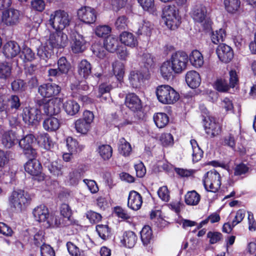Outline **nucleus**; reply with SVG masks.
Masks as SVG:
<instances>
[{
  "label": "nucleus",
  "mask_w": 256,
  "mask_h": 256,
  "mask_svg": "<svg viewBox=\"0 0 256 256\" xmlns=\"http://www.w3.org/2000/svg\"><path fill=\"white\" fill-rule=\"evenodd\" d=\"M118 150L120 154L128 156L130 154L132 148L130 144L122 138L119 140Z\"/></svg>",
  "instance_id": "nucleus-36"
},
{
  "label": "nucleus",
  "mask_w": 256,
  "mask_h": 256,
  "mask_svg": "<svg viewBox=\"0 0 256 256\" xmlns=\"http://www.w3.org/2000/svg\"><path fill=\"white\" fill-rule=\"evenodd\" d=\"M152 29L153 25L150 22L144 20L138 28V33L140 34L150 36L151 35Z\"/></svg>",
  "instance_id": "nucleus-46"
},
{
  "label": "nucleus",
  "mask_w": 256,
  "mask_h": 256,
  "mask_svg": "<svg viewBox=\"0 0 256 256\" xmlns=\"http://www.w3.org/2000/svg\"><path fill=\"white\" fill-rule=\"evenodd\" d=\"M156 94L159 102L164 104H172L179 99L178 94L168 85L158 86Z\"/></svg>",
  "instance_id": "nucleus-3"
},
{
  "label": "nucleus",
  "mask_w": 256,
  "mask_h": 256,
  "mask_svg": "<svg viewBox=\"0 0 256 256\" xmlns=\"http://www.w3.org/2000/svg\"><path fill=\"white\" fill-rule=\"evenodd\" d=\"M58 69L62 74H66L71 68V65L66 58L61 57L58 61Z\"/></svg>",
  "instance_id": "nucleus-49"
},
{
  "label": "nucleus",
  "mask_w": 256,
  "mask_h": 256,
  "mask_svg": "<svg viewBox=\"0 0 256 256\" xmlns=\"http://www.w3.org/2000/svg\"><path fill=\"white\" fill-rule=\"evenodd\" d=\"M226 32L224 30L220 28L212 32L211 39L212 42L214 44H218L224 41L226 38Z\"/></svg>",
  "instance_id": "nucleus-50"
},
{
  "label": "nucleus",
  "mask_w": 256,
  "mask_h": 256,
  "mask_svg": "<svg viewBox=\"0 0 256 256\" xmlns=\"http://www.w3.org/2000/svg\"><path fill=\"white\" fill-rule=\"evenodd\" d=\"M24 121L28 124H36L41 117V112L38 108H25L22 114Z\"/></svg>",
  "instance_id": "nucleus-10"
},
{
  "label": "nucleus",
  "mask_w": 256,
  "mask_h": 256,
  "mask_svg": "<svg viewBox=\"0 0 256 256\" xmlns=\"http://www.w3.org/2000/svg\"><path fill=\"white\" fill-rule=\"evenodd\" d=\"M79 104L74 100H68L64 104V108L66 113L70 116H74L80 110Z\"/></svg>",
  "instance_id": "nucleus-33"
},
{
  "label": "nucleus",
  "mask_w": 256,
  "mask_h": 256,
  "mask_svg": "<svg viewBox=\"0 0 256 256\" xmlns=\"http://www.w3.org/2000/svg\"><path fill=\"white\" fill-rule=\"evenodd\" d=\"M86 40L84 37L79 33L75 32L72 34L71 48L74 54L82 52L86 49Z\"/></svg>",
  "instance_id": "nucleus-13"
},
{
  "label": "nucleus",
  "mask_w": 256,
  "mask_h": 256,
  "mask_svg": "<svg viewBox=\"0 0 256 256\" xmlns=\"http://www.w3.org/2000/svg\"><path fill=\"white\" fill-rule=\"evenodd\" d=\"M42 256H55V253L52 248L49 245L42 244L40 247Z\"/></svg>",
  "instance_id": "nucleus-64"
},
{
  "label": "nucleus",
  "mask_w": 256,
  "mask_h": 256,
  "mask_svg": "<svg viewBox=\"0 0 256 256\" xmlns=\"http://www.w3.org/2000/svg\"><path fill=\"white\" fill-rule=\"evenodd\" d=\"M62 165L57 161L52 162L48 166V170L50 173L56 176L62 174Z\"/></svg>",
  "instance_id": "nucleus-54"
},
{
  "label": "nucleus",
  "mask_w": 256,
  "mask_h": 256,
  "mask_svg": "<svg viewBox=\"0 0 256 256\" xmlns=\"http://www.w3.org/2000/svg\"><path fill=\"white\" fill-rule=\"evenodd\" d=\"M66 143L69 152L72 153L76 152L78 148V142L72 138L68 137L66 140Z\"/></svg>",
  "instance_id": "nucleus-56"
},
{
  "label": "nucleus",
  "mask_w": 256,
  "mask_h": 256,
  "mask_svg": "<svg viewBox=\"0 0 256 256\" xmlns=\"http://www.w3.org/2000/svg\"><path fill=\"white\" fill-rule=\"evenodd\" d=\"M152 234L149 225H144L140 232L142 240L144 245H147L152 238Z\"/></svg>",
  "instance_id": "nucleus-44"
},
{
  "label": "nucleus",
  "mask_w": 256,
  "mask_h": 256,
  "mask_svg": "<svg viewBox=\"0 0 256 256\" xmlns=\"http://www.w3.org/2000/svg\"><path fill=\"white\" fill-rule=\"evenodd\" d=\"M44 128L47 131L54 132L58 130L60 126L59 120L54 117H50L43 122Z\"/></svg>",
  "instance_id": "nucleus-27"
},
{
  "label": "nucleus",
  "mask_w": 256,
  "mask_h": 256,
  "mask_svg": "<svg viewBox=\"0 0 256 256\" xmlns=\"http://www.w3.org/2000/svg\"><path fill=\"white\" fill-rule=\"evenodd\" d=\"M20 17V14L18 10L10 8L2 12V22L6 26H13L18 24Z\"/></svg>",
  "instance_id": "nucleus-11"
},
{
  "label": "nucleus",
  "mask_w": 256,
  "mask_h": 256,
  "mask_svg": "<svg viewBox=\"0 0 256 256\" xmlns=\"http://www.w3.org/2000/svg\"><path fill=\"white\" fill-rule=\"evenodd\" d=\"M224 4L226 10L232 14L237 12L240 8V0H224Z\"/></svg>",
  "instance_id": "nucleus-38"
},
{
  "label": "nucleus",
  "mask_w": 256,
  "mask_h": 256,
  "mask_svg": "<svg viewBox=\"0 0 256 256\" xmlns=\"http://www.w3.org/2000/svg\"><path fill=\"white\" fill-rule=\"evenodd\" d=\"M30 200L28 194L22 190H14L8 198L10 208L14 211L21 212Z\"/></svg>",
  "instance_id": "nucleus-1"
},
{
  "label": "nucleus",
  "mask_w": 256,
  "mask_h": 256,
  "mask_svg": "<svg viewBox=\"0 0 256 256\" xmlns=\"http://www.w3.org/2000/svg\"><path fill=\"white\" fill-rule=\"evenodd\" d=\"M142 204L141 195L136 191H130L128 197V206L134 210H137L141 208Z\"/></svg>",
  "instance_id": "nucleus-18"
},
{
  "label": "nucleus",
  "mask_w": 256,
  "mask_h": 256,
  "mask_svg": "<svg viewBox=\"0 0 256 256\" xmlns=\"http://www.w3.org/2000/svg\"><path fill=\"white\" fill-rule=\"evenodd\" d=\"M33 215L36 222H38L52 223L48 220L49 212L48 208L44 205L38 206L33 210Z\"/></svg>",
  "instance_id": "nucleus-17"
},
{
  "label": "nucleus",
  "mask_w": 256,
  "mask_h": 256,
  "mask_svg": "<svg viewBox=\"0 0 256 256\" xmlns=\"http://www.w3.org/2000/svg\"><path fill=\"white\" fill-rule=\"evenodd\" d=\"M60 212L61 215L63 216L64 218L66 220H63L62 222H60V220L58 222L56 218L54 221V224H60L62 222H67V220L72 222V212L68 205L66 204H62L60 208Z\"/></svg>",
  "instance_id": "nucleus-40"
},
{
  "label": "nucleus",
  "mask_w": 256,
  "mask_h": 256,
  "mask_svg": "<svg viewBox=\"0 0 256 256\" xmlns=\"http://www.w3.org/2000/svg\"><path fill=\"white\" fill-rule=\"evenodd\" d=\"M190 142L192 150V160L194 162H197L202 158L203 152L199 147L196 140H192Z\"/></svg>",
  "instance_id": "nucleus-41"
},
{
  "label": "nucleus",
  "mask_w": 256,
  "mask_h": 256,
  "mask_svg": "<svg viewBox=\"0 0 256 256\" xmlns=\"http://www.w3.org/2000/svg\"><path fill=\"white\" fill-rule=\"evenodd\" d=\"M206 8L203 5L197 6L194 10L192 16L194 20L198 22H202L206 20Z\"/></svg>",
  "instance_id": "nucleus-26"
},
{
  "label": "nucleus",
  "mask_w": 256,
  "mask_h": 256,
  "mask_svg": "<svg viewBox=\"0 0 256 256\" xmlns=\"http://www.w3.org/2000/svg\"><path fill=\"white\" fill-rule=\"evenodd\" d=\"M112 70L114 74L118 81H121L124 74V66L122 62L116 61L112 64Z\"/></svg>",
  "instance_id": "nucleus-37"
},
{
  "label": "nucleus",
  "mask_w": 256,
  "mask_h": 256,
  "mask_svg": "<svg viewBox=\"0 0 256 256\" xmlns=\"http://www.w3.org/2000/svg\"><path fill=\"white\" fill-rule=\"evenodd\" d=\"M216 88L219 92H224L228 90L229 86L226 80L223 79L217 80L215 82Z\"/></svg>",
  "instance_id": "nucleus-63"
},
{
  "label": "nucleus",
  "mask_w": 256,
  "mask_h": 256,
  "mask_svg": "<svg viewBox=\"0 0 256 256\" xmlns=\"http://www.w3.org/2000/svg\"><path fill=\"white\" fill-rule=\"evenodd\" d=\"M125 104L134 112L140 110L142 107L140 100L134 93L129 94L126 96Z\"/></svg>",
  "instance_id": "nucleus-20"
},
{
  "label": "nucleus",
  "mask_w": 256,
  "mask_h": 256,
  "mask_svg": "<svg viewBox=\"0 0 256 256\" xmlns=\"http://www.w3.org/2000/svg\"><path fill=\"white\" fill-rule=\"evenodd\" d=\"M38 143L40 146L46 150H50L51 148V140L48 134H42L38 136Z\"/></svg>",
  "instance_id": "nucleus-45"
},
{
  "label": "nucleus",
  "mask_w": 256,
  "mask_h": 256,
  "mask_svg": "<svg viewBox=\"0 0 256 256\" xmlns=\"http://www.w3.org/2000/svg\"><path fill=\"white\" fill-rule=\"evenodd\" d=\"M112 89V86L110 84H100L98 88V93L97 97L102 98L104 100H106L105 97H102V95L104 94L108 93Z\"/></svg>",
  "instance_id": "nucleus-58"
},
{
  "label": "nucleus",
  "mask_w": 256,
  "mask_h": 256,
  "mask_svg": "<svg viewBox=\"0 0 256 256\" xmlns=\"http://www.w3.org/2000/svg\"><path fill=\"white\" fill-rule=\"evenodd\" d=\"M111 30V28L108 25L99 26L95 28V34L97 36L102 37L109 34Z\"/></svg>",
  "instance_id": "nucleus-55"
},
{
  "label": "nucleus",
  "mask_w": 256,
  "mask_h": 256,
  "mask_svg": "<svg viewBox=\"0 0 256 256\" xmlns=\"http://www.w3.org/2000/svg\"><path fill=\"white\" fill-rule=\"evenodd\" d=\"M98 152L104 160H108L112 156V148L108 144H102L99 146Z\"/></svg>",
  "instance_id": "nucleus-43"
},
{
  "label": "nucleus",
  "mask_w": 256,
  "mask_h": 256,
  "mask_svg": "<svg viewBox=\"0 0 256 256\" xmlns=\"http://www.w3.org/2000/svg\"><path fill=\"white\" fill-rule=\"evenodd\" d=\"M173 66L170 60L164 62L160 68V74L164 79L168 80L172 77L174 73V70L173 68Z\"/></svg>",
  "instance_id": "nucleus-29"
},
{
  "label": "nucleus",
  "mask_w": 256,
  "mask_h": 256,
  "mask_svg": "<svg viewBox=\"0 0 256 256\" xmlns=\"http://www.w3.org/2000/svg\"><path fill=\"white\" fill-rule=\"evenodd\" d=\"M186 203L189 206H196L200 200V195L195 190L188 192L184 196Z\"/></svg>",
  "instance_id": "nucleus-35"
},
{
  "label": "nucleus",
  "mask_w": 256,
  "mask_h": 256,
  "mask_svg": "<svg viewBox=\"0 0 256 256\" xmlns=\"http://www.w3.org/2000/svg\"><path fill=\"white\" fill-rule=\"evenodd\" d=\"M207 237L210 244H214L221 240L222 234L219 232H209L207 234Z\"/></svg>",
  "instance_id": "nucleus-61"
},
{
  "label": "nucleus",
  "mask_w": 256,
  "mask_h": 256,
  "mask_svg": "<svg viewBox=\"0 0 256 256\" xmlns=\"http://www.w3.org/2000/svg\"><path fill=\"white\" fill-rule=\"evenodd\" d=\"M77 15L78 19L86 24H92L95 22L97 18L96 10L88 6H84L78 10Z\"/></svg>",
  "instance_id": "nucleus-8"
},
{
  "label": "nucleus",
  "mask_w": 256,
  "mask_h": 256,
  "mask_svg": "<svg viewBox=\"0 0 256 256\" xmlns=\"http://www.w3.org/2000/svg\"><path fill=\"white\" fill-rule=\"evenodd\" d=\"M12 90L15 92H20L26 90V84L22 80H16L11 84Z\"/></svg>",
  "instance_id": "nucleus-52"
},
{
  "label": "nucleus",
  "mask_w": 256,
  "mask_h": 256,
  "mask_svg": "<svg viewBox=\"0 0 256 256\" xmlns=\"http://www.w3.org/2000/svg\"><path fill=\"white\" fill-rule=\"evenodd\" d=\"M96 230L100 237L103 240L108 238L112 234V230L108 225H96Z\"/></svg>",
  "instance_id": "nucleus-42"
},
{
  "label": "nucleus",
  "mask_w": 256,
  "mask_h": 256,
  "mask_svg": "<svg viewBox=\"0 0 256 256\" xmlns=\"http://www.w3.org/2000/svg\"><path fill=\"white\" fill-rule=\"evenodd\" d=\"M30 6L33 10L42 12L45 8L46 4L43 0H32Z\"/></svg>",
  "instance_id": "nucleus-57"
},
{
  "label": "nucleus",
  "mask_w": 256,
  "mask_h": 256,
  "mask_svg": "<svg viewBox=\"0 0 256 256\" xmlns=\"http://www.w3.org/2000/svg\"><path fill=\"white\" fill-rule=\"evenodd\" d=\"M60 87L54 83L44 84L38 88V93L44 98L55 96L60 94Z\"/></svg>",
  "instance_id": "nucleus-12"
},
{
  "label": "nucleus",
  "mask_w": 256,
  "mask_h": 256,
  "mask_svg": "<svg viewBox=\"0 0 256 256\" xmlns=\"http://www.w3.org/2000/svg\"><path fill=\"white\" fill-rule=\"evenodd\" d=\"M153 119L156 125L158 128H164L168 124L169 122L168 116L164 112H158L154 114Z\"/></svg>",
  "instance_id": "nucleus-34"
},
{
  "label": "nucleus",
  "mask_w": 256,
  "mask_h": 256,
  "mask_svg": "<svg viewBox=\"0 0 256 256\" xmlns=\"http://www.w3.org/2000/svg\"><path fill=\"white\" fill-rule=\"evenodd\" d=\"M48 44L46 45H42L38 48L37 54L41 58L46 61L50 58L53 48H49Z\"/></svg>",
  "instance_id": "nucleus-39"
},
{
  "label": "nucleus",
  "mask_w": 256,
  "mask_h": 256,
  "mask_svg": "<svg viewBox=\"0 0 256 256\" xmlns=\"http://www.w3.org/2000/svg\"><path fill=\"white\" fill-rule=\"evenodd\" d=\"M70 20L66 12L56 10L50 14L48 24L56 30H62L69 26Z\"/></svg>",
  "instance_id": "nucleus-2"
},
{
  "label": "nucleus",
  "mask_w": 256,
  "mask_h": 256,
  "mask_svg": "<svg viewBox=\"0 0 256 256\" xmlns=\"http://www.w3.org/2000/svg\"><path fill=\"white\" fill-rule=\"evenodd\" d=\"M18 142L16 132L12 130L4 131L2 135L1 142L6 148H10Z\"/></svg>",
  "instance_id": "nucleus-15"
},
{
  "label": "nucleus",
  "mask_w": 256,
  "mask_h": 256,
  "mask_svg": "<svg viewBox=\"0 0 256 256\" xmlns=\"http://www.w3.org/2000/svg\"><path fill=\"white\" fill-rule=\"evenodd\" d=\"M90 125L84 120L78 119L75 122V128L78 132L86 134L90 130Z\"/></svg>",
  "instance_id": "nucleus-47"
},
{
  "label": "nucleus",
  "mask_w": 256,
  "mask_h": 256,
  "mask_svg": "<svg viewBox=\"0 0 256 256\" xmlns=\"http://www.w3.org/2000/svg\"><path fill=\"white\" fill-rule=\"evenodd\" d=\"M216 54L219 59L225 63L230 62L234 57L232 48L225 44L218 46L216 50Z\"/></svg>",
  "instance_id": "nucleus-16"
},
{
  "label": "nucleus",
  "mask_w": 256,
  "mask_h": 256,
  "mask_svg": "<svg viewBox=\"0 0 256 256\" xmlns=\"http://www.w3.org/2000/svg\"><path fill=\"white\" fill-rule=\"evenodd\" d=\"M61 104L62 100L60 98H56L48 100L43 106L44 114L48 116L58 114L60 111Z\"/></svg>",
  "instance_id": "nucleus-14"
},
{
  "label": "nucleus",
  "mask_w": 256,
  "mask_h": 256,
  "mask_svg": "<svg viewBox=\"0 0 256 256\" xmlns=\"http://www.w3.org/2000/svg\"><path fill=\"white\" fill-rule=\"evenodd\" d=\"M137 240L136 234L132 231H127L124 232L120 242L125 247L132 248L135 245Z\"/></svg>",
  "instance_id": "nucleus-24"
},
{
  "label": "nucleus",
  "mask_w": 256,
  "mask_h": 256,
  "mask_svg": "<svg viewBox=\"0 0 256 256\" xmlns=\"http://www.w3.org/2000/svg\"><path fill=\"white\" fill-rule=\"evenodd\" d=\"M78 72L80 76L87 78L92 72V66L86 60H82L78 66Z\"/></svg>",
  "instance_id": "nucleus-25"
},
{
  "label": "nucleus",
  "mask_w": 256,
  "mask_h": 256,
  "mask_svg": "<svg viewBox=\"0 0 256 256\" xmlns=\"http://www.w3.org/2000/svg\"><path fill=\"white\" fill-rule=\"evenodd\" d=\"M86 218L91 223L96 224L100 222L102 216L98 213L93 211H89L86 214Z\"/></svg>",
  "instance_id": "nucleus-60"
},
{
  "label": "nucleus",
  "mask_w": 256,
  "mask_h": 256,
  "mask_svg": "<svg viewBox=\"0 0 256 256\" xmlns=\"http://www.w3.org/2000/svg\"><path fill=\"white\" fill-rule=\"evenodd\" d=\"M188 59V56L183 52H177L172 55L170 61L175 74H180L186 69Z\"/></svg>",
  "instance_id": "nucleus-6"
},
{
  "label": "nucleus",
  "mask_w": 256,
  "mask_h": 256,
  "mask_svg": "<svg viewBox=\"0 0 256 256\" xmlns=\"http://www.w3.org/2000/svg\"><path fill=\"white\" fill-rule=\"evenodd\" d=\"M35 140L34 136L32 134H28L24 136L18 142L20 146L23 150L24 154L28 158L36 156V150L32 147Z\"/></svg>",
  "instance_id": "nucleus-7"
},
{
  "label": "nucleus",
  "mask_w": 256,
  "mask_h": 256,
  "mask_svg": "<svg viewBox=\"0 0 256 256\" xmlns=\"http://www.w3.org/2000/svg\"><path fill=\"white\" fill-rule=\"evenodd\" d=\"M104 45L106 50L111 52H116L120 47L118 38L113 36H110L106 38Z\"/></svg>",
  "instance_id": "nucleus-31"
},
{
  "label": "nucleus",
  "mask_w": 256,
  "mask_h": 256,
  "mask_svg": "<svg viewBox=\"0 0 256 256\" xmlns=\"http://www.w3.org/2000/svg\"><path fill=\"white\" fill-rule=\"evenodd\" d=\"M22 53L21 58L25 60L32 61L34 58V53L28 47H24Z\"/></svg>",
  "instance_id": "nucleus-59"
},
{
  "label": "nucleus",
  "mask_w": 256,
  "mask_h": 256,
  "mask_svg": "<svg viewBox=\"0 0 256 256\" xmlns=\"http://www.w3.org/2000/svg\"><path fill=\"white\" fill-rule=\"evenodd\" d=\"M186 81L190 88H195L200 86L201 80L198 72L194 70H190L186 74Z\"/></svg>",
  "instance_id": "nucleus-22"
},
{
  "label": "nucleus",
  "mask_w": 256,
  "mask_h": 256,
  "mask_svg": "<svg viewBox=\"0 0 256 256\" xmlns=\"http://www.w3.org/2000/svg\"><path fill=\"white\" fill-rule=\"evenodd\" d=\"M203 182L207 190L216 192L221 186L220 176L216 170H211L208 172L204 176Z\"/></svg>",
  "instance_id": "nucleus-5"
},
{
  "label": "nucleus",
  "mask_w": 256,
  "mask_h": 256,
  "mask_svg": "<svg viewBox=\"0 0 256 256\" xmlns=\"http://www.w3.org/2000/svg\"><path fill=\"white\" fill-rule=\"evenodd\" d=\"M92 52L94 54L100 58H103L106 54V50L102 45L95 44L92 46Z\"/></svg>",
  "instance_id": "nucleus-53"
},
{
  "label": "nucleus",
  "mask_w": 256,
  "mask_h": 256,
  "mask_svg": "<svg viewBox=\"0 0 256 256\" xmlns=\"http://www.w3.org/2000/svg\"><path fill=\"white\" fill-rule=\"evenodd\" d=\"M30 160L26 164L25 170L32 176H36L40 172L41 166L35 158H29Z\"/></svg>",
  "instance_id": "nucleus-21"
},
{
  "label": "nucleus",
  "mask_w": 256,
  "mask_h": 256,
  "mask_svg": "<svg viewBox=\"0 0 256 256\" xmlns=\"http://www.w3.org/2000/svg\"><path fill=\"white\" fill-rule=\"evenodd\" d=\"M204 126L206 133L210 137H214L218 135L221 132L220 126L218 124L209 120H206Z\"/></svg>",
  "instance_id": "nucleus-23"
},
{
  "label": "nucleus",
  "mask_w": 256,
  "mask_h": 256,
  "mask_svg": "<svg viewBox=\"0 0 256 256\" xmlns=\"http://www.w3.org/2000/svg\"><path fill=\"white\" fill-rule=\"evenodd\" d=\"M120 40L124 45L134 47L137 45V40L134 35L129 32H124L120 36Z\"/></svg>",
  "instance_id": "nucleus-28"
},
{
  "label": "nucleus",
  "mask_w": 256,
  "mask_h": 256,
  "mask_svg": "<svg viewBox=\"0 0 256 256\" xmlns=\"http://www.w3.org/2000/svg\"><path fill=\"white\" fill-rule=\"evenodd\" d=\"M20 48L15 42H7L3 46V54L8 58H12L20 54Z\"/></svg>",
  "instance_id": "nucleus-19"
},
{
  "label": "nucleus",
  "mask_w": 256,
  "mask_h": 256,
  "mask_svg": "<svg viewBox=\"0 0 256 256\" xmlns=\"http://www.w3.org/2000/svg\"><path fill=\"white\" fill-rule=\"evenodd\" d=\"M162 18L165 24L170 30L178 28L180 24L178 10L174 6H167L163 9Z\"/></svg>",
  "instance_id": "nucleus-4"
},
{
  "label": "nucleus",
  "mask_w": 256,
  "mask_h": 256,
  "mask_svg": "<svg viewBox=\"0 0 256 256\" xmlns=\"http://www.w3.org/2000/svg\"><path fill=\"white\" fill-rule=\"evenodd\" d=\"M12 73V67L8 63L0 64V79L6 80L8 78Z\"/></svg>",
  "instance_id": "nucleus-48"
},
{
  "label": "nucleus",
  "mask_w": 256,
  "mask_h": 256,
  "mask_svg": "<svg viewBox=\"0 0 256 256\" xmlns=\"http://www.w3.org/2000/svg\"><path fill=\"white\" fill-rule=\"evenodd\" d=\"M68 42V38L66 34L62 30H56L50 34L47 42L52 48H60L65 47Z\"/></svg>",
  "instance_id": "nucleus-9"
},
{
  "label": "nucleus",
  "mask_w": 256,
  "mask_h": 256,
  "mask_svg": "<svg viewBox=\"0 0 256 256\" xmlns=\"http://www.w3.org/2000/svg\"><path fill=\"white\" fill-rule=\"evenodd\" d=\"M129 80L130 84L134 88L140 87L144 79V75L138 71H132L129 75Z\"/></svg>",
  "instance_id": "nucleus-30"
},
{
  "label": "nucleus",
  "mask_w": 256,
  "mask_h": 256,
  "mask_svg": "<svg viewBox=\"0 0 256 256\" xmlns=\"http://www.w3.org/2000/svg\"><path fill=\"white\" fill-rule=\"evenodd\" d=\"M189 58L192 64L196 68L201 67L204 62L202 54L198 50L192 51Z\"/></svg>",
  "instance_id": "nucleus-32"
},
{
  "label": "nucleus",
  "mask_w": 256,
  "mask_h": 256,
  "mask_svg": "<svg viewBox=\"0 0 256 256\" xmlns=\"http://www.w3.org/2000/svg\"><path fill=\"white\" fill-rule=\"evenodd\" d=\"M142 62L144 67L148 70L152 69L154 67V58L150 54L146 53L142 55Z\"/></svg>",
  "instance_id": "nucleus-51"
},
{
  "label": "nucleus",
  "mask_w": 256,
  "mask_h": 256,
  "mask_svg": "<svg viewBox=\"0 0 256 256\" xmlns=\"http://www.w3.org/2000/svg\"><path fill=\"white\" fill-rule=\"evenodd\" d=\"M158 194L159 198L164 202H168L170 198V192L166 186L160 187L158 191Z\"/></svg>",
  "instance_id": "nucleus-62"
}]
</instances>
